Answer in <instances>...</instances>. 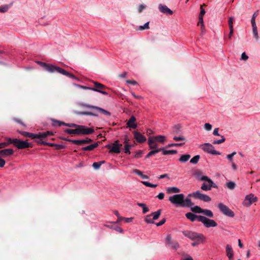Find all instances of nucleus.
I'll use <instances>...</instances> for the list:
<instances>
[{
    "label": "nucleus",
    "mask_w": 260,
    "mask_h": 260,
    "mask_svg": "<svg viewBox=\"0 0 260 260\" xmlns=\"http://www.w3.org/2000/svg\"><path fill=\"white\" fill-rule=\"evenodd\" d=\"M173 140L176 141H184L185 140V138L184 137L182 136H174L173 137Z\"/></svg>",
    "instance_id": "56"
},
{
    "label": "nucleus",
    "mask_w": 260,
    "mask_h": 260,
    "mask_svg": "<svg viewBox=\"0 0 260 260\" xmlns=\"http://www.w3.org/2000/svg\"><path fill=\"white\" fill-rule=\"evenodd\" d=\"M126 83L128 84H132L133 85H136L138 84L137 82L135 80H126Z\"/></svg>",
    "instance_id": "61"
},
{
    "label": "nucleus",
    "mask_w": 260,
    "mask_h": 260,
    "mask_svg": "<svg viewBox=\"0 0 260 260\" xmlns=\"http://www.w3.org/2000/svg\"><path fill=\"white\" fill-rule=\"evenodd\" d=\"M186 218L191 221H194L196 219H198V221H200V218L202 217L201 215H197L191 212H188L185 214Z\"/></svg>",
    "instance_id": "25"
},
{
    "label": "nucleus",
    "mask_w": 260,
    "mask_h": 260,
    "mask_svg": "<svg viewBox=\"0 0 260 260\" xmlns=\"http://www.w3.org/2000/svg\"><path fill=\"white\" fill-rule=\"evenodd\" d=\"M204 128L208 131H210L212 129V125L209 123H206L204 125Z\"/></svg>",
    "instance_id": "58"
},
{
    "label": "nucleus",
    "mask_w": 260,
    "mask_h": 260,
    "mask_svg": "<svg viewBox=\"0 0 260 260\" xmlns=\"http://www.w3.org/2000/svg\"><path fill=\"white\" fill-rule=\"evenodd\" d=\"M38 63L50 73H54L57 72V69L58 68V67L57 66H54L51 64L46 63L41 61H38Z\"/></svg>",
    "instance_id": "15"
},
{
    "label": "nucleus",
    "mask_w": 260,
    "mask_h": 260,
    "mask_svg": "<svg viewBox=\"0 0 260 260\" xmlns=\"http://www.w3.org/2000/svg\"><path fill=\"white\" fill-rule=\"evenodd\" d=\"M257 201V198L254 197V194L250 193L249 195L246 196L244 201L243 202V205L246 206H250L253 203Z\"/></svg>",
    "instance_id": "18"
},
{
    "label": "nucleus",
    "mask_w": 260,
    "mask_h": 260,
    "mask_svg": "<svg viewBox=\"0 0 260 260\" xmlns=\"http://www.w3.org/2000/svg\"><path fill=\"white\" fill-rule=\"evenodd\" d=\"M172 134H179L181 132V125L180 124H177L174 125L172 127Z\"/></svg>",
    "instance_id": "34"
},
{
    "label": "nucleus",
    "mask_w": 260,
    "mask_h": 260,
    "mask_svg": "<svg viewBox=\"0 0 260 260\" xmlns=\"http://www.w3.org/2000/svg\"><path fill=\"white\" fill-rule=\"evenodd\" d=\"M161 151L162 152L163 155H171V154H175L177 153V151L175 150H165L164 148H161Z\"/></svg>",
    "instance_id": "32"
},
{
    "label": "nucleus",
    "mask_w": 260,
    "mask_h": 260,
    "mask_svg": "<svg viewBox=\"0 0 260 260\" xmlns=\"http://www.w3.org/2000/svg\"><path fill=\"white\" fill-rule=\"evenodd\" d=\"M100 142H98L97 143H95L94 144H91V145H90L89 146H87L86 147H83L82 148V150L83 151H92L93 150L94 148H96L98 146H99V143Z\"/></svg>",
    "instance_id": "30"
},
{
    "label": "nucleus",
    "mask_w": 260,
    "mask_h": 260,
    "mask_svg": "<svg viewBox=\"0 0 260 260\" xmlns=\"http://www.w3.org/2000/svg\"><path fill=\"white\" fill-rule=\"evenodd\" d=\"M200 148L202 149L206 152L208 153H210L213 155H220L221 153L214 150V147L210 143H204L203 144H201L199 146Z\"/></svg>",
    "instance_id": "7"
},
{
    "label": "nucleus",
    "mask_w": 260,
    "mask_h": 260,
    "mask_svg": "<svg viewBox=\"0 0 260 260\" xmlns=\"http://www.w3.org/2000/svg\"><path fill=\"white\" fill-rule=\"evenodd\" d=\"M150 217V214L147 215L145 218V221L147 223H154V222L153 221L154 220L153 219V218H151Z\"/></svg>",
    "instance_id": "46"
},
{
    "label": "nucleus",
    "mask_w": 260,
    "mask_h": 260,
    "mask_svg": "<svg viewBox=\"0 0 260 260\" xmlns=\"http://www.w3.org/2000/svg\"><path fill=\"white\" fill-rule=\"evenodd\" d=\"M133 134L134 135L135 139L138 142L142 143L146 141V139L145 136L139 132L137 131H134Z\"/></svg>",
    "instance_id": "21"
},
{
    "label": "nucleus",
    "mask_w": 260,
    "mask_h": 260,
    "mask_svg": "<svg viewBox=\"0 0 260 260\" xmlns=\"http://www.w3.org/2000/svg\"><path fill=\"white\" fill-rule=\"evenodd\" d=\"M226 186L230 189L233 190L236 187V183L233 181H230L226 184Z\"/></svg>",
    "instance_id": "42"
},
{
    "label": "nucleus",
    "mask_w": 260,
    "mask_h": 260,
    "mask_svg": "<svg viewBox=\"0 0 260 260\" xmlns=\"http://www.w3.org/2000/svg\"><path fill=\"white\" fill-rule=\"evenodd\" d=\"M102 165L101 162H95L92 164V167L94 169L97 170L99 169Z\"/></svg>",
    "instance_id": "55"
},
{
    "label": "nucleus",
    "mask_w": 260,
    "mask_h": 260,
    "mask_svg": "<svg viewBox=\"0 0 260 260\" xmlns=\"http://www.w3.org/2000/svg\"><path fill=\"white\" fill-rule=\"evenodd\" d=\"M188 196H192V197L196 199H200L206 202H210L211 200L210 197L202 193L200 191H197L192 193H190L188 194Z\"/></svg>",
    "instance_id": "11"
},
{
    "label": "nucleus",
    "mask_w": 260,
    "mask_h": 260,
    "mask_svg": "<svg viewBox=\"0 0 260 260\" xmlns=\"http://www.w3.org/2000/svg\"><path fill=\"white\" fill-rule=\"evenodd\" d=\"M200 158V155H197L193 157L190 160V162L193 164H196L198 163L199 159Z\"/></svg>",
    "instance_id": "45"
},
{
    "label": "nucleus",
    "mask_w": 260,
    "mask_h": 260,
    "mask_svg": "<svg viewBox=\"0 0 260 260\" xmlns=\"http://www.w3.org/2000/svg\"><path fill=\"white\" fill-rule=\"evenodd\" d=\"M190 197L188 196L185 199L184 198L182 207H189L193 205V203L191 202V200L189 198Z\"/></svg>",
    "instance_id": "29"
},
{
    "label": "nucleus",
    "mask_w": 260,
    "mask_h": 260,
    "mask_svg": "<svg viewBox=\"0 0 260 260\" xmlns=\"http://www.w3.org/2000/svg\"><path fill=\"white\" fill-rule=\"evenodd\" d=\"M142 183L147 187L155 188L157 186V184H153L147 181H142Z\"/></svg>",
    "instance_id": "47"
},
{
    "label": "nucleus",
    "mask_w": 260,
    "mask_h": 260,
    "mask_svg": "<svg viewBox=\"0 0 260 260\" xmlns=\"http://www.w3.org/2000/svg\"><path fill=\"white\" fill-rule=\"evenodd\" d=\"M35 142L40 145L49 146L50 147H55V149L56 150H61V149H63L65 148V146L63 145L48 143V142H46L43 140H41V141L35 140Z\"/></svg>",
    "instance_id": "17"
},
{
    "label": "nucleus",
    "mask_w": 260,
    "mask_h": 260,
    "mask_svg": "<svg viewBox=\"0 0 260 260\" xmlns=\"http://www.w3.org/2000/svg\"><path fill=\"white\" fill-rule=\"evenodd\" d=\"M203 210V209L198 206H196L191 208V210L196 213H202Z\"/></svg>",
    "instance_id": "39"
},
{
    "label": "nucleus",
    "mask_w": 260,
    "mask_h": 260,
    "mask_svg": "<svg viewBox=\"0 0 260 260\" xmlns=\"http://www.w3.org/2000/svg\"><path fill=\"white\" fill-rule=\"evenodd\" d=\"M199 20L198 25H200L201 24L202 28L204 27V23H203V17H199Z\"/></svg>",
    "instance_id": "60"
},
{
    "label": "nucleus",
    "mask_w": 260,
    "mask_h": 260,
    "mask_svg": "<svg viewBox=\"0 0 260 260\" xmlns=\"http://www.w3.org/2000/svg\"><path fill=\"white\" fill-rule=\"evenodd\" d=\"M5 140V142L0 143V149L5 148L10 144H12V138L6 137Z\"/></svg>",
    "instance_id": "27"
},
{
    "label": "nucleus",
    "mask_w": 260,
    "mask_h": 260,
    "mask_svg": "<svg viewBox=\"0 0 260 260\" xmlns=\"http://www.w3.org/2000/svg\"><path fill=\"white\" fill-rule=\"evenodd\" d=\"M161 151V149H157L152 150L147 154V155L146 156V157L148 158V157H150L151 156L154 155L155 154H156Z\"/></svg>",
    "instance_id": "41"
},
{
    "label": "nucleus",
    "mask_w": 260,
    "mask_h": 260,
    "mask_svg": "<svg viewBox=\"0 0 260 260\" xmlns=\"http://www.w3.org/2000/svg\"><path fill=\"white\" fill-rule=\"evenodd\" d=\"M13 3H10L9 5H5L0 7V12L5 13L8 11V10L12 7Z\"/></svg>",
    "instance_id": "33"
},
{
    "label": "nucleus",
    "mask_w": 260,
    "mask_h": 260,
    "mask_svg": "<svg viewBox=\"0 0 260 260\" xmlns=\"http://www.w3.org/2000/svg\"><path fill=\"white\" fill-rule=\"evenodd\" d=\"M38 63L50 73H54L57 72V69L58 68V67L57 66H54L51 64L46 63L41 61H38Z\"/></svg>",
    "instance_id": "16"
},
{
    "label": "nucleus",
    "mask_w": 260,
    "mask_h": 260,
    "mask_svg": "<svg viewBox=\"0 0 260 260\" xmlns=\"http://www.w3.org/2000/svg\"><path fill=\"white\" fill-rule=\"evenodd\" d=\"M248 58V56L246 54L245 52L242 53L241 59L243 60H247Z\"/></svg>",
    "instance_id": "63"
},
{
    "label": "nucleus",
    "mask_w": 260,
    "mask_h": 260,
    "mask_svg": "<svg viewBox=\"0 0 260 260\" xmlns=\"http://www.w3.org/2000/svg\"><path fill=\"white\" fill-rule=\"evenodd\" d=\"M196 175L198 178H200V179L203 181H206L207 183H204L201 188L204 191H208L211 189L212 187L217 188V186L215 184L213 181L208 177L206 176H202V172L200 171H197Z\"/></svg>",
    "instance_id": "3"
},
{
    "label": "nucleus",
    "mask_w": 260,
    "mask_h": 260,
    "mask_svg": "<svg viewBox=\"0 0 260 260\" xmlns=\"http://www.w3.org/2000/svg\"><path fill=\"white\" fill-rule=\"evenodd\" d=\"M56 72L61 74L63 75H65V76H66L69 78H71L73 79L76 80H78V78L75 77L73 74H72L69 72H68L64 69H63L59 67H58V68L57 69Z\"/></svg>",
    "instance_id": "20"
},
{
    "label": "nucleus",
    "mask_w": 260,
    "mask_h": 260,
    "mask_svg": "<svg viewBox=\"0 0 260 260\" xmlns=\"http://www.w3.org/2000/svg\"><path fill=\"white\" fill-rule=\"evenodd\" d=\"M234 20V18L232 17H231L229 18L228 24H229L230 29H234V28H233Z\"/></svg>",
    "instance_id": "49"
},
{
    "label": "nucleus",
    "mask_w": 260,
    "mask_h": 260,
    "mask_svg": "<svg viewBox=\"0 0 260 260\" xmlns=\"http://www.w3.org/2000/svg\"><path fill=\"white\" fill-rule=\"evenodd\" d=\"M136 121V118L134 116H131L127 122V126L130 128L135 129L137 126V123H135Z\"/></svg>",
    "instance_id": "26"
},
{
    "label": "nucleus",
    "mask_w": 260,
    "mask_h": 260,
    "mask_svg": "<svg viewBox=\"0 0 260 260\" xmlns=\"http://www.w3.org/2000/svg\"><path fill=\"white\" fill-rule=\"evenodd\" d=\"M236 154V152H233L232 153L227 155L226 157L231 162H233V156Z\"/></svg>",
    "instance_id": "53"
},
{
    "label": "nucleus",
    "mask_w": 260,
    "mask_h": 260,
    "mask_svg": "<svg viewBox=\"0 0 260 260\" xmlns=\"http://www.w3.org/2000/svg\"><path fill=\"white\" fill-rule=\"evenodd\" d=\"M202 214H203L205 216L210 217V218H212L213 217V212L211 210H208V209H203Z\"/></svg>",
    "instance_id": "38"
},
{
    "label": "nucleus",
    "mask_w": 260,
    "mask_h": 260,
    "mask_svg": "<svg viewBox=\"0 0 260 260\" xmlns=\"http://www.w3.org/2000/svg\"><path fill=\"white\" fill-rule=\"evenodd\" d=\"M125 145L124 146L125 153H127V154H130L131 152L129 151V149L132 147V145H129L128 144V143L126 141H125Z\"/></svg>",
    "instance_id": "43"
},
{
    "label": "nucleus",
    "mask_w": 260,
    "mask_h": 260,
    "mask_svg": "<svg viewBox=\"0 0 260 260\" xmlns=\"http://www.w3.org/2000/svg\"><path fill=\"white\" fill-rule=\"evenodd\" d=\"M166 245L171 247L174 250H177L179 248V244L178 242L172 239L171 235L168 234L165 240Z\"/></svg>",
    "instance_id": "9"
},
{
    "label": "nucleus",
    "mask_w": 260,
    "mask_h": 260,
    "mask_svg": "<svg viewBox=\"0 0 260 260\" xmlns=\"http://www.w3.org/2000/svg\"><path fill=\"white\" fill-rule=\"evenodd\" d=\"M149 22H147L144 25L140 26L139 29L140 30H144V29H146L149 28Z\"/></svg>",
    "instance_id": "54"
},
{
    "label": "nucleus",
    "mask_w": 260,
    "mask_h": 260,
    "mask_svg": "<svg viewBox=\"0 0 260 260\" xmlns=\"http://www.w3.org/2000/svg\"><path fill=\"white\" fill-rule=\"evenodd\" d=\"M159 10L165 14L172 15L173 14L172 11H171L167 6L162 4H160L158 6Z\"/></svg>",
    "instance_id": "23"
},
{
    "label": "nucleus",
    "mask_w": 260,
    "mask_h": 260,
    "mask_svg": "<svg viewBox=\"0 0 260 260\" xmlns=\"http://www.w3.org/2000/svg\"><path fill=\"white\" fill-rule=\"evenodd\" d=\"M182 233L185 237H187L194 242L198 241V242L203 243L205 240V237L202 234L188 230L183 231Z\"/></svg>",
    "instance_id": "4"
},
{
    "label": "nucleus",
    "mask_w": 260,
    "mask_h": 260,
    "mask_svg": "<svg viewBox=\"0 0 260 260\" xmlns=\"http://www.w3.org/2000/svg\"><path fill=\"white\" fill-rule=\"evenodd\" d=\"M167 191L168 193H179L180 191V189L176 187H168L167 189Z\"/></svg>",
    "instance_id": "36"
},
{
    "label": "nucleus",
    "mask_w": 260,
    "mask_h": 260,
    "mask_svg": "<svg viewBox=\"0 0 260 260\" xmlns=\"http://www.w3.org/2000/svg\"><path fill=\"white\" fill-rule=\"evenodd\" d=\"M220 137H221V139L217 140V141H214L213 142V144H220L223 143L225 141V139L224 137V136H221Z\"/></svg>",
    "instance_id": "50"
},
{
    "label": "nucleus",
    "mask_w": 260,
    "mask_h": 260,
    "mask_svg": "<svg viewBox=\"0 0 260 260\" xmlns=\"http://www.w3.org/2000/svg\"><path fill=\"white\" fill-rule=\"evenodd\" d=\"M77 129L78 135H89L94 131L92 128H88L85 125H78Z\"/></svg>",
    "instance_id": "13"
},
{
    "label": "nucleus",
    "mask_w": 260,
    "mask_h": 260,
    "mask_svg": "<svg viewBox=\"0 0 260 260\" xmlns=\"http://www.w3.org/2000/svg\"><path fill=\"white\" fill-rule=\"evenodd\" d=\"M14 153V150L12 149H5L0 150V157H6L12 155Z\"/></svg>",
    "instance_id": "22"
},
{
    "label": "nucleus",
    "mask_w": 260,
    "mask_h": 260,
    "mask_svg": "<svg viewBox=\"0 0 260 260\" xmlns=\"http://www.w3.org/2000/svg\"><path fill=\"white\" fill-rule=\"evenodd\" d=\"M155 140L153 137H149L148 139V144L150 148L152 150L157 149V144L155 143Z\"/></svg>",
    "instance_id": "28"
},
{
    "label": "nucleus",
    "mask_w": 260,
    "mask_h": 260,
    "mask_svg": "<svg viewBox=\"0 0 260 260\" xmlns=\"http://www.w3.org/2000/svg\"><path fill=\"white\" fill-rule=\"evenodd\" d=\"M122 145L119 143L118 141H116L113 143L112 145H107L106 147L109 149L110 153H119L120 152V149Z\"/></svg>",
    "instance_id": "10"
},
{
    "label": "nucleus",
    "mask_w": 260,
    "mask_h": 260,
    "mask_svg": "<svg viewBox=\"0 0 260 260\" xmlns=\"http://www.w3.org/2000/svg\"><path fill=\"white\" fill-rule=\"evenodd\" d=\"M200 218V222H202L206 228L215 227L217 225L214 220L209 219L204 216H202Z\"/></svg>",
    "instance_id": "14"
},
{
    "label": "nucleus",
    "mask_w": 260,
    "mask_h": 260,
    "mask_svg": "<svg viewBox=\"0 0 260 260\" xmlns=\"http://www.w3.org/2000/svg\"><path fill=\"white\" fill-rule=\"evenodd\" d=\"M82 106H83L84 107L86 108L92 109L93 110V112H81L78 113L80 115L98 116V114L97 113L99 112L101 114H104L107 116H111L110 112H109V111H108L103 108H101L100 107L92 106V105H90L87 104H82Z\"/></svg>",
    "instance_id": "1"
},
{
    "label": "nucleus",
    "mask_w": 260,
    "mask_h": 260,
    "mask_svg": "<svg viewBox=\"0 0 260 260\" xmlns=\"http://www.w3.org/2000/svg\"><path fill=\"white\" fill-rule=\"evenodd\" d=\"M181 260H193V258L190 255L186 254Z\"/></svg>",
    "instance_id": "64"
},
{
    "label": "nucleus",
    "mask_w": 260,
    "mask_h": 260,
    "mask_svg": "<svg viewBox=\"0 0 260 260\" xmlns=\"http://www.w3.org/2000/svg\"><path fill=\"white\" fill-rule=\"evenodd\" d=\"M153 138L156 141L159 142L162 144L164 143V142L166 140V139L165 136H161V135H158V136H155V137H153Z\"/></svg>",
    "instance_id": "37"
},
{
    "label": "nucleus",
    "mask_w": 260,
    "mask_h": 260,
    "mask_svg": "<svg viewBox=\"0 0 260 260\" xmlns=\"http://www.w3.org/2000/svg\"><path fill=\"white\" fill-rule=\"evenodd\" d=\"M93 140L90 138H87L84 140H77L73 141V143L76 145H82L84 144H89L91 143Z\"/></svg>",
    "instance_id": "24"
},
{
    "label": "nucleus",
    "mask_w": 260,
    "mask_h": 260,
    "mask_svg": "<svg viewBox=\"0 0 260 260\" xmlns=\"http://www.w3.org/2000/svg\"><path fill=\"white\" fill-rule=\"evenodd\" d=\"M65 133L69 134H75L78 135L77 133V129L75 128V129H66L64 131Z\"/></svg>",
    "instance_id": "44"
},
{
    "label": "nucleus",
    "mask_w": 260,
    "mask_h": 260,
    "mask_svg": "<svg viewBox=\"0 0 260 260\" xmlns=\"http://www.w3.org/2000/svg\"><path fill=\"white\" fill-rule=\"evenodd\" d=\"M137 205L143 208V213L144 214L146 213L149 211V208H147L146 205L144 203H137Z\"/></svg>",
    "instance_id": "40"
},
{
    "label": "nucleus",
    "mask_w": 260,
    "mask_h": 260,
    "mask_svg": "<svg viewBox=\"0 0 260 260\" xmlns=\"http://www.w3.org/2000/svg\"><path fill=\"white\" fill-rule=\"evenodd\" d=\"M184 143H179H179L170 144L167 146V147L169 148V147H174V146H181L183 145H184Z\"/></svg>",
    "instance_id": "57"
},
{
    "label": "nucleus",
    "mask_w": 260,
    "mask_h": 260,
    "mask_svg": "<svg viewBox=\"0 0 260 260\" xmlns=\"http://www.w3.org/2000/svg\"><path fill=\"white\" fill-rule=\"evenodd\" d=\"M166 221V218H163L161 221L159 222L156 223L155 224L156 226H159L164 224Z\"/></svg>",
    "instance_id": "59"
},
{
    "label": "nucleus",
    "mask_w": 260,
    "mask_h": 260,
    "mask_svg": "<svg viewBox=\"0 0 260 260\" xmlns=\"http://www.w3.org/2000/svg\"><path fill=\"white\" fill-rule=\"evenodd\" d=\"M184 195L182 193L175 194L169 198V201L176 206L182 207Z\"/></svg>",
    "instance_id": "8"
},
{
    "label": "nucleus",
    "mask_w": 260,
    "mask_h": 260,
    "mask_svg": "<svg viewBox=\"0 0 260 260\" xmlns=\"http://www.w3.org/2000/svg\"><path fill=\"white\" fill-rule=\"evenodd\" d=\"M226 255L230 254V253H233V251L232 246L230 245H227L225 248Z\"/></svg>",
    "instance_id": "48"
},
{
    "label": "nucleus",
    "mask_w": 260,
    "mask_h": 260,
    "mask_svg": "<svg viewBox=\"0 0 260 260\" xmlns=\"http://www.w3.org/2000/svg\"><path fill=\"white\" fill-rule=\"evenodd\" d=\"M252 31L254 38H255L256 40H257L258 36L256 26H252Z\"/></svg>",
    "instance_id": "51"
},
{
    "label": "nucleus",
    "mask_w": 260,
    "mask_h": 260,
    "mask_svg": "<svg viewBox=\"0 0 260 260\" xmlns=\"http://www.w3.org/2000/svg\"><path fill=\"white\" fill-rule=\"evenodd\" d=\"M218 207L224 215L230 217H233L235 216L234 212L223 204L219 203L218 205Z\"/></svg>",
    "instance_id": "12"
},
{
    "label": "nucleus",
    "mask_w": 260,
    "mask_h": 260,
    "mask_svg": "<svg viewBox=\"0 0 260 260\" xmlns=\"http://www.w3.org/2000/svg\"><path fill=\"white\" fill-rule=\"evenodd\" d=\"M190 157V155L188 154H183L180 156V157L179 159V160L181 162L184 163L187 162L189 159Z\"/></svg>",
    "instance_id": "31"
},
{
    "label": "nucleus",
    "mask_w": 260,
    "mask_h": 260,
    "mask_svg": "<svg viewBox=\"0 0 260 260\" xmlns=\"http://www.w3.org/2000/svg\"><path fill=\"white\" fill-rule=\"evenodd\" d=\"M204 6L205 7V6H206V5L205 4L201 5V7H200L201 12H200V13L199 15V17H203L204 15L205 14L206 12H205V10L203 8Z\"/></svg>",
    "instance_id": "52"
},
{
    "label": "nucleus",
    "mask_w": 260,
    "mask_h": 260,
    "mask_svg": "<svg viewBox=\"0 0 260 260\" xmlns=\"http://www.w3.org/2000/svg\"><path fill=\"white\" fill-rule=\"evenodd\" d=\"M12 144L19 149L32 148V145L27 141H22L18 139H12Z\"/></svg>",
    "instance_id": "6"
},
{
    "label": "nucleus",
    "mask_w": 260,
    "mask_h": 260,
    "mask_svg": "<svg viewBox=\"0 0 260 260\" xmlns=\"http://www.w3.org/2000/svg\"><path fill=\"white\" fill-rule=\"evenodd\" d=\"M161 210L159 209L157 211L154 212H152V213H151L150 215H151V216H153L152 218L153 220H156L159 217V216L161 214Z\"/></svg>",
    "instance_id": "35"
},
{
    "label": "nucleus",
    "mask_w": 260,
    "mask_h": 260,
    "mask_svg": "<svg viewBox=\"0 0 260 260\" xmlns=\"http://www.w3.org/2000/svg\"><path fill=\"white\" fill-rule=\"evenodd\" d=\"M134 172L137 174L138 175H139V176H140L141 177V176L143 175V173L142 171H140L139 170H138V169H135L134 170Z\"/></svg>",
    "instance_id": "62"
},
{
    "label": "nucleus",
    "mask_w": 260,
    "mask_h": 260,
    "mask_svg": "<svg viewBox=\"0 0 260 260\" xmlns=\"http://www.w3.org/2000/svg\"><path fill=\"white\" fill-rule=\"evenodd\" d=\"M53 125L54 126H61V125H66L67 126L70 127H73V128H76L78 126V124H75V123H65L63 121H58L57 120H53Z\"/></svg>",
    "instance_id": "19"
},
{
    "label": "nucleus",
    "mask_w": 260,
    "mask_h": 260,
    "mask_svg": "<svg viewBox=\"0 0 260 260\" xmlns=\"http://www.w3.org/2000/svg\"><path fill=\"white\" fill-rule=\"evenodd\" d=\"M92 82L94 85V86L93 87H88L83 86H80L83 89L95 91L100 93H101L104 95H107L108 94V92L104 91L105 89L107 88V87L106 86L96 81H92Z\"/></svg>",
    "instance_id": "5"
},
{
    "label": "nucleus",
    "mask_w": 260,
    "mask_h": 260,
    "mask_svg": "<svg viewBox=\"0 0 260 260\" xmlns=\"http://www.w3.org/2000/svg\"><path fill=\"white\" fill-rule=\"evenodd\" d=\"M19 133L24 137H29L32 139H36V140L39 141L43 140L47 137L53 135V133L50 131L40 132L38 134L30 133L24 131H19Z\"/></svg>",
    "instance_id": "2"
}]
</instances>
